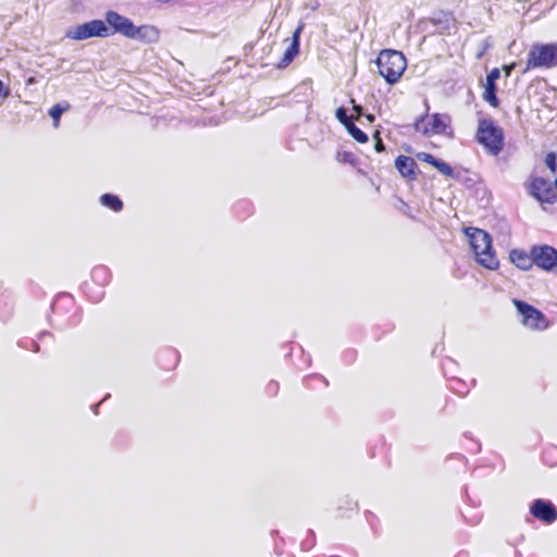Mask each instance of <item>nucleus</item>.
Masks as SVG:
<instances>
[{
  "label": "nucleus",
  "mask_w": 557,
  "mask_h": 557,
  "mask_svg": "<svg viewBox=\"0 0 557 557\" xmlns=\"http://www.w3.org/2000/svg\"><path fill=\"white\" fill-rule=\"evenodd\" d=\"M470 247L474 253L475 261L483 268L495 271L499 268V261L492 245L491 235L481 230L469 227L466 230Z\"/></svg>",
  "instance_id": "1"
},
{
  "label": "nucleus",
  "mask_w": 557,
  "mask_h": 557,
  "mask_svg": "<svg viewBox=\"0 0 557 557\" xmlns=\"http://www.w3.org/2000/svg\"><path fill=\"white\" fill-rule=\"evenodd\" d=\"M379 74L388 85L397 84L407 69V59L403 52L394 49L382 50L376 58Z\"/></svg>",
  "instance_id": "2"
},
{
  "label": "nucleus",
  "mask_w": 557,
  "mask_h": 557,
  "mask_svg": "<svg viewBox=\"0 0 557 557\" xmlns=\"http://www.w3.org/2000/svg\"><path fill=\"white\" fill-rule=\"evenodd\" d=\"M475 139L491 156H498L505 147L504 129L492 119L479 121Z\"/></svg>",
  "instance_id": "3"
},
{
  "label": "nucleus",
  "mask_w": 557,
  "mask_h": 557,
  "mask_svg": "<svg viewBox=\"0 0 557 557\" xmlns=\"http://www.w3.org/2000/svg\"><path fill=\"white\" fill-rule=\"evenodd\" d=\"M557 65V42L534 44L528 52L525 70L550 69Z\"/></svg>",
  "instance_id": "4"
},
{
  "label": "nucleus",
  "mask_w": 557,
  "mask_h": 557,
  "mask_svg": "<svg viewBox=\"0 0 557 557\" xmlns=\"http://www.w3.org/2000/svg\"><path fill=\"white\" fill-rule=\"evenodd\" d=\"M450 125V116L442 113H425L418 117L413 124L414 131L425 135L444 134Z\"/></svg>",
  "instance_id": "5"
},
{
  "label": "nucleus",
  "mask_w": 557,
  "mask_h": 557,
  "mask_svg": "<svg viewBox=\"0 0 557 557\" xmlns=\"http://www.w3.org/2000/svg\"><path fill=\"white\" fill-rule=\"evenodd\" d=\"M112 35L110 27L102 20H92L76 25L67 32V37L73 40H85L92 37L106 38Z\"/></svg>",
  "instance_id": "6"
},
{
  "label": "nucleus",
  "mask_w": 557,
  "mask_h": 557,
  "mask_svg": "<svg viewBox=\"0 0 557 557\" xmlns=\"http://www.w3.org/2000/svg\"><path fill=\"white\" fill-rule=\"evenodd\" d=\"M528 191L540 202L554 203L557 201V178L550 182L544 177L531 176Z\"/></svg>",
  "instance_id": "7"
},
{
  "label": "nucleus",
  "mask_w": 557,
  "mask_h": 557,
  "mask_svg": "<svg viewBox=\"0 0 557 557\" xmlns=\"http://www.w3.org/2000/svg\"><path fill=\"white\" fill-rule=\"evenodd\" d=\"M513 305L522 317V324L531 330L542 331L548 327L546 317L535 307L523 300L515 299Z\"/></svg>",
  "instance_id": "8"
},
{
  "label": "nucleus",
  "mask_w": 557,
  "mask_h": 557,
  "mask_svg": "<svg viewBox=\"0 0 557 557\" xmlns=\"http://www.w3.org/2000/svg\"><path fill=\"white\" fill-rule=\"evenodd\" d=\"M533 265L546 272H557V249L549 245L532 246Z\"/></svg>",
  "instance_id": "9"
},
{
  "label": "nucleus",
  "mask_w": 557,
  "mask_h": 557,
  "mask_svg": "<svg viewBox=\"0 0 557 557\" xmlns=\"http://www.w3.org/2000/svg\"><path fill=\"white\" fill-rule=\"evenodd\" d=\"M106 23L110 27L112 35L121 34L126 38H133L135 25L129 18L115 11H108L106 13Z\"/></svg>",
  "instance_id": "10"
},
{
  "label": "nucleus",
  "mask_w": 557,
  "mask_h": 557,
  "mask_svg": "<svg viewBox=\"0 0 557 557\" xmlns=\"http://www.w3.org/2000/svg\"><path fill=\"white\" fill-rule=\"evenodd\" d=\"M531 515L545 524H552L557 520V508L549 500L536 498L530 506Z\"/></svg>",
  "instance_id": "11"
},
{
  "label": "nucleus",
  "mask_w": 557,
  "mask_h": 557,
  "mask_svg": "<svg viewBox=\"0 0 557 557\" xmlns=\"http://www.w3.org/2000/svg\"><path fill=\"white\" fill-rule=\"evenodd\" d=\"M430 21L441 34H450L458 28V22L451 12L440 11L434 13Z\"/></svg>",
  "instance_id": "12"
},
{
  "label": "nucleus",
  "mask_w": 557,
  "mask_h": 557,
  "mask_svg": "<svg viewBox=\"0 0 557 557\" xmlns=\"http://www.w3.org/2000/svg\"><path fill=\"white\" fill-rule=\"evenodd\" d=\"M304 29V24H299L294 30L289 46L286 48L282 60L278 63V67H286L290 64L299 53L300 35Z\"/></svg>",
  "instance_id": "13"
},
{
  "label": "nucleus",
  "mask_w": 557,
  "mask_h": 557,
  "mask_svg": "<svg viewBox=\"0 0 557 557\" xmlns=\"http://www.w3.org/2000/svg\"><path fill=\"white\" fill-rule=\"evenodd\" d=\"M395 168L400 173V175L408 181H414L417 178V163L416 161L408 156H398L395 160Z\"/></svg>",
  "instance_id": "14"
},
{
  "label": "nucleus",
  "mask_w": 557,
  "mask_h": 557,
  "mask_svg": "<svg viewBox=\"0 0 557 557\" xmlns=\"http://www.w3.org/2000/svg\"><path fill=\"white\" fill-rule=\"evenodd\" d=\"M132 39H137L145 44H156L160 39V30L153 25L134 26Z\"/></svg>",
  "instance_id": "15"
},
{
  "label": "nucleus",
  "mask_w": 557,
  "mask_h": 557,
  "mask_svg": "<svg viewBox=\"0 0 557 557\" xmlns=\"http://www.w3.org/2000/svg\"><path fill=\"white\" fill-rule=\"evenodd\" d=\"M509 260L512 264H515L518 269L522 271H528L533 267V256L532 248L530 251H525L523 249H512L509 252Z\"/></svg>",
  "instance_id": "16"
},
{
  "label": "nucleus",
  "mask_w": 557,
  "mask_h": 557,
  "mask_svg": "<svg viewBox=\"0 0 557 557\" xmlns=\"http://www.w3.org/2000/svg\"><path fill=\"white\" fill-rule=\"evenodd\" d=\"M417 159L419 161L425 162L433 168H435L440 173L447 177H451L454 175L453 168L446 163L445 161L436 159L433 154L428 152H419L417 153Z\"/></svg>",
  "instance_id": "17"
},
{
  "label": "nucleus",
  "mask_w": 557,
  "mask_h": 557,
  "mask_svg": "<svg viewBox=\"0 0 557 557\" xmlns=\"http://www.w3.org/2000/svg\"><path fill=\"white\" fill-rule=\"evenodd\" d=\"M100 203L111 209L113 212H120L123 209V201L113 194H103L100 197Z\"/></svg>",
  "instance_id": "18"
},
{
  "label": "nucleus",
  "mask_w": 557,
  "mask_h": 557,
  "mask_svg": "<svg viewBox=\"0 0 557 557\" xmlns=\"http://www.w3.org/2000/svg\"><path fill=\"white\" fill-rule=\"evenodd\" d=\"M496 83H488L485 84V89L483 91V99L493 108L499 107V99L496 95Z\"/></svg>",
  "instance_id": "19"
},
{
  "label": "nucleus",
  "mask_w": 557,
  "mask_h": 557,
  "mask_svg": "<svg viewBox=\"0 0 557 557\" xmlns=\"http://www.w3.org/2000/svg\"><path fill=\"white\" fill-rule=\"evenodd\" d=\"M70 109V103L64 101L60 103H55L49 109V115L53 120L54 127H58L60 125V119L61 115Z\"/></svg>",
  "instance_id": "20"
},
{
  "label": "nucleus",
  "mask_w": 557,
  "mask_h": 557,
  "mask_svg": "<svg viewBox=\"0 0 557 557\" xmlns=\"http://www.w3.org/2000/svg\"><path fill=\"white\" fill-rule=\"evenodd\" d=\"M345 128L356 141L360 144H366L369 140L368 135L359 127H357L354 121L351 123H348V125Z\"/></svg>",
  "instance_id": "21"
},
{
  "label": "nucleus",
  "mask_w": 557,
  "mask_h": 557,
  "mask_svg": "<svg viewBox=\"0 0 557 557\" xmlns=\"http://www.w3.org/2000/svg\"><path fill=\"white\" fill-rule=\"evenodd\" d=\"M335 160L339 163H347L352 166L358 165V158L357 156L351 151H337L335 154Z\"/></svg>",
  "instance_id": "22"
},
{
  "label": "nucleus",
  "mask_w": 557,
  "mask_h": 557,
  "mask_svg": "<svg viewBox=\"0 0 557 557\" xmlns=\"http://www.w3.org/2000/svg\"><path fill=\"white\" fill-rule=\"evenodd\" d=\"M336 119L346 127L348 123H351L354 121V117L350 115H347L346 109L341 107L336 109L335 112Z\"/></svg>",
  "instance_id": "23"
},
{
  "label": "nucleus",
  "mask_w": 557,
  "mask_h": 557,
  "mask_svg": "<svg viewBox=\"0 0 557 557\" xmlns=\"http://www.w3.org/2000/svg\"><path fill=\"white\" fill-rule=\"evenodd\" d=\"M545 164L550 170L553 174L556 173L557 170V157L555 152H548L545 157Z\"/></svg>",
  "instance_id": "24"
},
{
  "label": "nucleus",
  "mask_w": 557,
  "mask_h": 557,
  "mask_svg": "<svg viewBox=\"0 0 557 557\" xmlns=\"http://www.w3.org/2000/svg\"><path fill=\"white\" fill-rule=\"evenodd\" d=\"M351 102L355 103V100L351 99ZM352 111H354V113L350 116L354 117V122L358 121L361 117V115L363 114L362 107L359 104H354Z\"/></svg>",
  "instance_id": "25"
},
{
  "label": "nucleus",
  "mask_w": 557,
  "mask_h": 557,
  "mask_svg": "<svg viewBox=\"0 0 557 557\" xmlns=\"http://www.w3.org/2000/svg\"><path fill=\"white\" fill-rule=\"evenodd\" d=\"M499 75H500L499 69L495 67L487 74L486 82L496 83V81L499 78Z\"/></svg>",
  "instance_id": "26"
},
{
  "label": "nucleus",
  "mask_w": 557,
  "mask_h": 557,
  "mask_svg": "<svg viewBox=\"0 0 557 557\" xmlns=\"http://www.w3.org/2000/svg\"><path fill=\"white\" fill-rule=\"evenodd\" d=\"M10 95V89L4 86L3 82L0 79V98H8Z\"/></svg>",
  "instance_id": "27"
},
{
  "label": "nucleus",
  "mask_w": 557,
  "mask_h": 557,
  "mask_svg": "<svg viewBox=\"0 0 557 557\" xmlns=\"http://www.w3.org/2000/svg\"><path fill=\"white\" fill-rule=\"evenodd\" d=\"M515 66H516V64H515V63H511V64H509V65H505V66L503 67V70H504V72H505L506 76H510V74H511L512 70L515 69Z\"/></svg>",
  "instance_id": "28"
},
{
  "label": "nucleus",
  "mask_w": 557,
  "mask_h": 557,
  "mask_svg": "<svg viewBox=\"0 0 557 557\" xmlns=\"http://www.w3.org/2000/svg\"><path fill=\"white\" fill-rule=\"evenodd\" d=\"M385 149L384 144L381 138L377 137V140L375 143V150L381 152Z\"/></svg>",
  "instance_id": "29"
},
{
  "label": "nucleus",
  "mask_w": 557,
  "mask_h": 557,
  "mask_svg": "<svg viewBox=\"0 0 557 557\" xmlns=\"http://www.w3.org/2000/svg\"><path fill=\"white\" fill-rule=\"evenodd\" d=\"M546 455H554V456H556V457H557V448H556V447H553V446H552V447H547V448L545 449V451H544V457H545Z\"/></svg>",
  "instance_id": "30"
},
{
  "label": "nucleus",
  "mask_w": 557,
  "mask_h": 557,
  "mask_svg": "<svg viewBox=\"0 0 557 557\" xmlns=\"http://www.w3.org/2000/svg\"><path fill=\"white\" fill-rule=\"evenodd\" d=\"M268 388L271 389L274 394H276L278 391V384L276 382H272L269 384Z\"/></svg>",
  "instance_id": "31"
},
{
  "label": "nucleus",
  "mask_w": 557,
  "mask_h": 557,
  "mask_svg": "<svg viewBox=\"0 0 557 557\" xmlns=\"http://www.w3.org/2000/svg\"><path fill=\"white\" fill-rule=\"evenodd\" d=\"M366 119H367L369 122H373V121H374V115H373V114H366Z\"/></svg>",
  "instance_id": "32"
},
{
  "label": "nucleus",
  "mask_w": 557,
  "mask_h": 557,
  "mask_svg": "<svg viewBox=\"0 0 557 557\" xmlns=\"http://www.w3.org/2000/svg\"><path fill=\"white\" fill-rule=\"evenodd\" d=\"M174 358H175V362L178 361V356L176 354H174Z\"/></svg>",
  "instance_id": "33"
},
{
  "label": "nucleus",
  "mask_w": 557,
  "mask_h": 557,
  "mask_svg": "<svg viewBox=\"0 0 557 557\" xmlns=\"http://www.w3.org/2000/svg\"><path fill=\"white\" fill-rule=\"evenodd\" d=\"M38 350H39V347H38V345L36 344V345H35V351H38Z\"/></svg>",
  "instance_id": "34"
}]
</instances>
